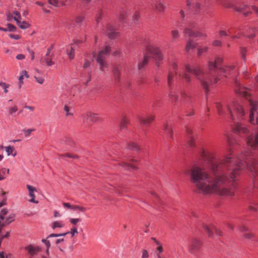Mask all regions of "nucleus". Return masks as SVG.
<instances>
[{
	"instance_id": "1",
	"label": "nucleus",
	"mask_w": 258,
	"mask_h": 258,
	"mask_svg": "<svg viewBox=\"0 0 258 258\" xmlns=\"http://www.w3.org/2000/svg\"><path fill=\"white\" fill-rule=\"evenodd\" d=\"M201 156L205 164L202 166L195 165L190 169V181L200 192L233 196L234 190L226 187L227 183L237 180L240 170L245 167L244 163L251 172L254 182H258L256 161L249 154L245 155L242 153L236 158L228 157L218 161L213 152L203 150Z\"/></svg>"
},
{
	"instance_id": "2",
	"label": "nucleus",
	"mask_w": 258,
	"mask_h": 258,
	"mask_svg": "<svg viewBox=\"0 0 258 258\" xmlns=\"http://www.w3.org/2000/svg\"><path fill=\"white\" fill-rule=\"evenodd\" d=\"M222 62L223 58L220 57H216L214 61L210 60L208 62V71L206 72H203L199 67H194L191 69L188 64H185L184 68L187 72L195 75L202 86L207 91L210 83L218 82V78L215 75L218 66Z\"/></svg>"
},
{
	"instance_id": "3",
	"label": "nucleus",
	"mask_w": 258,
	"mask_h": 258,
	"mask_svg": "<svg viewBox=\"0 0 258 258\" xmlns=\"http://www.w3.org/2000/svg\"><path fill=\"white\" fill-rule=\"evenodd\" d=\"M216 106L220 115H225L227 114V112L229 113L231 119L234 122V130L236 133L241 136L242 134L247 133V128L241 123L237 122L235 117V113L237 114L238 118L242 117L245 114L241 105L236 102H233L232 105L227 103L222 104L220 102H216Z\"/></svg>"
},
{
	"instance_id": "4",
	"label": "nucleus",
	"mask_w": 258,
	"mask_h": 258,
	"mask_svg": "<svg viewBox=\"0 0 258 258\" xmlns=\"http://www.w3.org/2000/svg\"><path fill=\"white\" fill-rule=\"evenodd\" d=\"M235 91L236 93L244 96L248 100V102L250 106V122L252 124L258 125V116L256 112L258 107L257 102L249 98V93L247 91V89L244 87L239 86L235 88Z\"/></svg>"
},
{
	"instance_id": "5",
	"label": "nucleus",
	"mask_w": 258,
	"mask_h": 258,
	"mask_svg": "<svg viewBox=\"0 0 258 258\" xmlns=\"http://www.w3.org/2000/svg\"><path fill=\"white\" fill-rule=\"evenodd\" d=\"M146 53L143 60L139 63L138 68L139 70H142L144 67L152 56L159 60H162L163 58L160 49L158 47L148 45L146 47Z\"/></svg>"
},
{
	"instance_id": "6",
	"label": "nucleus",
	"mask_w": 258,
	"mask_h": 258,
	"mask_svg": "<svg viewBox=\"0 0 258 258\" xmlns=\"http://www.w3.org/2000/svg\"><path fill=\"white\" fill-rule=\"evenodd\" d=\"M110 51V47L106 46L103 49L100 50L97 54L95 52H93V57L96 59L97 62L99 66L100 70L103 72L108 67L106 58L109 55Z\"/></svg>"
},
{
	"instance_id": "7",
	"label": "nucleus",
	"mask_w": 258,
	"mask_h": 258,
	"mask_svg": "<svg viewBox=\"0 0 258 258\" xmlns=\"http://www.w3.org/2000/svg\"><path fill=\"white\" fill-rule=\"evenodd\" d=\"M178 74L179 77H182L187 82L191 81L190 76L186 73H182L178 71V65L176 62H173L171 64V70L168 72L167 76V83L169 87L172 84L174 76Z\"/></svg>"
},
{
	"instance_id": "8",
	"label": "nucleus",
	"mask_w": 258,
	"mask_h": 258,
	"mask_svg": "<svg viewBox=\"0 0 258 258\" xmlns=\"http://www.w3.org/2000/svg\"><path fill=\"white\" fill-rule=\"evenodd\" d=\"M82 118L84 123L87 124L90 122H95L102 120L98 114L91 112H86L83 115Z\"/></svg>"
},
{
	"instance_id": "9",
	"label": "nucleus",
	"mask_w": 258,
	"mask_h": 258,
	"mask_svg": "<svg viewBox=\"0 0 258 258\" xmlns=\"http://www.w3.org/2000/svg\"><path fill=\"white\" fill-rule=\"evenodd\" d=\"M202 245L201 241L198 239L192 238L188 245V251L191 253H195L198 251Z\"/></svg>"
},
{
	"instance_id": "10",
	"label": "nucleus",
	"mask_w": 258,
	"mask_h": 258,
	"mask_svg": "<svg viewBox=\"0 0 258 258\" xmlns=\"http://www.w3.org/2000/svg\"><path fill=\"white\" fill-rule=\"evenodd\" d=\"M247 144L253 149L258 147V131L247 138Z\"/></svg>"
},
{
	"instance_id": "11",
	"label": "nucleus",
	"mask_w": 258,
	"mask_h": 258,
	"mask_svg": "<svg viewBox=\"0 0 258 258\" xmlns=\"http://www.w3.org/2000/svg\"><path fill=\"white\" fill-rule=\"evenodd\" d=\"M154 117L155 116L153 115L147 116L139 115L138 116V119L142 124L147 126L152 123L154 119Z\"/></svg>"
},
{
	"instance_id": "12",
	"label": "nucleus",
	"mask_w": 258,
	"mask_h": 258,
	"mask_svg": "<svg viewBox=\"0 0 258 258\" xmlns=\"http://www.w3.org/2000/svg\"><path fill=\"white\" fill-rule=\"evenodd\" d=\"M104 32L108 36L109 38L111 39L115 38L118 35V33L115 31L112 26L109 24L106 25Z\"/></svg>"
},
{
	"instance_id": "13",
	"label": "nucleus",
	"mask_w": 258,
	"mask_h": 258,
	"mask_svg": "<svg viewBox=\"0 0 258 258\" xmlns=\"http://www.w3.org/2000/svg\"><path fill=\"white\" fill-rule=\"evenodd\" d=\"M184 33L188 35L190 37H207V35L206 33L198 32H194L193 30H191L189 28H185L184 30Z\"/></svg>"
},
{
	"instance_id": "14",
	"label": "nucleus",
	"mask_w": 258,
	"mask_h": 258,
	"mask_svg": "<svg viewBox=\"0 0 258 258\" xmlns=\"http://www.w3.org/2000/svg\"><path fill=\"white\" fill-rule=\"evenodd\" d=\"M151 6L160 12H163L165 9V6L161 0H154L151 4Z\"/></svg>"
},
{
	"instance_id": "15",
	"label": "nucleus",
	"mask_w": 258,
	"mask_h": 258,
	"mask_svg": "<svg viewBox=\"0 0 258 258\" xmlns=\"http://www.w3.org/2000/svg\"><path fill=\"white\" fill-rule=\"evenodd\" d=\"M25 249L28 252L31 256L37 254L38 252L40 251L41 248L38 246H34L30 244L25 247Z\"/></svg>"
},
{
	"instance_id": "16",
	"label": "nucleus",
	"mask_w": 258,
	"mask_h": 258,
	"mask_svg": "<svg viewBox=\"0 0 258 258\" xmlns=\"http://www.w3.org/2000/svg\"><path fill=\"white\" fill-rule=\"evenodd\" d=\"M78 230L76 227H74L71 229V230L70 232H66L64 233H61V234H51L49 235L48 236L47 238H49L50 237H59L61 236H65L67 234L69 233H71L72 235V236H74L75 233H78Z\"/></svg>"
},
{
	"instance_id": "17",
	"label": "nucleus",
	"mask_w": 258,
	"mask_h": 258,
	"mask_svg": "<svg viewBox=\"0 0 258 258\" xmlns=\"http://www.w3.org/2000/svg\"><path fill=\"white\" fill-rule=\"evenodd\" d=\"M112 73L114 80L116 82L120 81V68L118 66H114L112 68Z\"/></svg>"
},
{
	"instance_id": "18",
	"label": "nucleus",
	"mask_w": 258,
	"mask_h": 258,
	"mask_svg": "<svg viewBox=\"0 0 258 258\" xmlns=\"http://www.w3.org/2000/svg\"><path fill=\"white\" fill-rule=\"evenodd\" d=\"M40 62H44L47 66H52L54 64V62L52 60L50 55H45L42 57L40 60Z\"/></svg>"
},
{
	"instance_id": "19",
	"label": "nucleus",
	"mask_w": 258,
	"mask_h": 258,
	"mask_svg": "<svg viewBox=\"0 0 258 258\" xmlns=\"http://www.w3.org/2000/svg\"><path fill=\"white\" fill-rule=\"evenodd\" d=\"M163 130L166 134L169 135L170 138L171 139H173V132L170 124L165 123L163 126Z\"/></svg>"
},
{
	"instance_id": "20",
	"label": "nucleus",
	"mask_w": 258,
	"mask_h": 258,
	"mask_svg": "<svg viewBox=\"0 0 258 258\" xmlns=\"http://www.w3.org/2000/svg\"><path fill=\"white\" fill-rule=\"evenodd\" d=\"M129 123V119L126 116H123L120 122V130H122L126 128V125Z\"/></svg>"
},
{
	"instance_id": "21",
	"label": "nucleus",
	"mask_w": 258,
	"mask_h": 258,
	"mask_svg": "<svg viewBox=\"0 0 258 258\" xmlns=\"http://www.w3.org/2000/svg\"><path fill=\"white\" fill-rule=\"evenodd\" d=\"M235 68V66L233 65H231L229 66H225L223 68H220V71L222 73H226L227 74H230V72L234 70Z\"/></svg>"
},
{
	"instance_id": "22",
	"label": "nucleus",
	"mask_w": 258,
	"mask_h": 258,
	"mask_svg": "<svg viewBox=\"0 0 258 258\" xmlns=\"http://www.w3.org/2000/svg\"><path fill=\"white\" fill-rule=\"evenodd\" d=\"M181 99L180 101L182 102H188L190 96L187 94L185 91H182L180 93Z\"/></svg>"
},
{
	"instance_id": "23",
	"label": "nucleus",
	"mask_w": 258,
	"mask_h": 258,
	"mask_svg": "<svg viewBox=\"0 0 258 258\" xmlns=\"http://www.w3.org/2000/svg\"><path fill=\"white\" fill-rule=\"evenodd\" d=\"M246 8H247V6L246 5H243L242 6L236 7L235 8V10L239 12L243 13L244 16H247L250 13V12H244Z\"/></svg>"
},
{
	"instance_id": "24",
	"label": "nucleus",
	"mask_w": 258,
	"mask_h": 258,
	"mask_svg": "<svg viewBox=\"0 0 258 258\" xmlns=\"http://www.w3.org/2000/svg\"><path fill=\"white\" fill-rule=\"evenodd\" d=\"M196 46V44L195 43V42L189 39L187 42L186 47H185V50L186 51H189L191 49H193L195 48Z\"/></svg>"
},
{
	"instance_id": "25",
	"label": "nucleus",
	"mask_w": 258,
	"mask_h": 258,
	"mask_svg": "<svg viewBox=\"0 0 258 258\" xmlns=\"http://www.w3.org/2000/svg\"><path fill=\"white\" fill-rule=\"evenodd\" d=\"M64 226L62 221H56L52 222L51 224V227L53 229H55L56 228H62Z\"/></svg>"
},
{
	"instance_id": "26",
	"label": "nucleus",
	"mask_w": 258,
	"mask_h": 258,
	"mask_svg": "<svg viewBox=\"0 0 258 258\" xmlns=\"http://www.w3.org/2000/svg\"><path fill=\"white\" fill-rule=\"evenodd\" d=\"M5 148L6 149L8 156L12 155L13 157H15L16 155V152H15V153H13V152L15 151L14 147L12 146H9L7 147H5Z\"/></svg>"
},
{
	"instance_id": "27",
	"label": "nucleus",
	"mask_w": 258,
	"mask_h": 258,
	"mask_svg": "<svg viewBox=\"0 0 258 258\" xmlns=\"http://www.w3.org/2000/svg\"><path fill=\"white\" fill-rule=\"evenodd\" d=\"M27 188L29 190V195L31 198L35 197L34 192L37 191V190L35 187L30 185H27Z\"/></svg>"
},
{
	"instance_id": "28",
	"label": "nucleus",
	"mask_w": 258,
	"mask_h": 258,
	"mask_svg": "<svg viewBox=\"0 0 258 258\" xmlns=\"http://www.w3.org/2000/svg\"><path fill=\"white\" fill-rule=\"evenodd\" d=\"M24 77L26 78H28L29 77V76L28 75L26 71H23L20 74V76L19 78V88L21 87V85L23 84V80L24 79Z\"/></svg>"
},
{
	"instance_id": "29",
	"label": "nucleus",
	"mask_w": 258,
	"mask_h": 258,
	"mask_svg": "<svg viewBox=\"0 0 258 258\" xmlns=\"http://www.w3.org/2000/svg\"><path fill=\"white\" fill-rule=\"evenodd\" d=\"M48 3L49 4L52 5L54 7H58L60 5L64 6L65 4L63 2H59L58 0H48Z\"/></svg>"
},
{
	"instance_id": "30",
	"label": "nucleus",
	"mask_w": 258,
	"mask_h": 258,
	"mask_svg": "<svg viewBox=\"0 0 258 258\" xmlns=\"http://www.w3.org/2000/svg\"><path fill=\"white\" fill-rule=\"evenodd\" d=\"M9 169H7L5 168H3L0 169V180L5 179L6 174H9Z\"/></svg>"
},
{
	"instance_id": "31",
	"label": "nucleus",
	"mask_w": 258,
	"mask_h": 258,
	"mask_svg": "<svg viewBox=\"0 0 258 258\" xmlns=\"http://www.w3.org/2000/svg\"><path fill=\"white\" fill-rule=\"evenodd\" d=\"M127 16H128L127 12L125 11H122L120 13L119 19L120 21L124 22L125 21V20H126V18L127 17Z\"/></svg>"
},
{
	"instance_id": "32",
	"label": "nucleus",
	"mask_w": 258,
	"mask_h": 258,
	"mask_svg": "<svg viewBox=\"0 0 258 258\" xmlns=\"http://www.w3.org/2000/svg\"><path fill=\"white\" fill-rule=\"evenodd\" d=\"M17 25L22 29H26L30 26V25L26 21L18 22Z\"/></svg>"
},
{
	"instance_id": "33",
	"label": "nucleus",
	"mask_w": 258,
	"mask_h": 258,
	"mask_svg": "<svg viewBox=\"0 0 258 258\" xmlns=\"http://www.w3.org/2000/svg\"><path fill=\"white\" fill-rule=\"evenodd\" d=\"M127 148L130 150H133L135 151H138L139 149L138 145L133 142H131L128 144Z\"/></svg>"
},
{
	"instance_id": "34",
	"label": "nucleus",
	"mask_w": 258,
	"mask_h": 258,
	"mask_svg": "<svg viewBox=\"0 0 258 258\" xmlns=\"http://www.w3.org/2000/svg\"><path fill=\"white\" fill-rule=\"evenodd\" d=\"M140 17V14L139 11H136L133 15L132 17V20L134 23H136L138 22V21L139 19V18Z\"/></svg>"
},
{
	"instance_id": "35",
	"label": "nucleus",
	"mask_w": 258,
	"mask_h": 258,
	"mask_svg": "<svg viewBox=\"0 0 258 258\" xmlns=\"http://www.w3.org/2000/svg\"><path fill=\"white\" fill-rule=\"evenodd\" d=\"M14 14V20L16 22L17 24H18V22H21L20 20L21 19V16L20 14L17 11H14L13 12Z\"/></svg>"
},
{
	"instance_id": "36",
	"label": "nucleus",
	"mask_w": 258,
	"mask_h": 258,
	"mask_svg": "<svg viewBox=\"0 0 258 258\" xmlns=\"http://www.w3.org/2000/svg\"><path fill=\"white\" fill-rule=\"evenodd\" d=\"M15 215L13 214L9 215L8 217L6 218L5 223L6 224H9L12 221L14 220V218Z\"/></svg>"
},
{
	"instance_id": "37",
	"label": "nucleus",
	"mask_w": 258,
	"mask_h": 258,
	"mask_svg": "<svg viewBox=\"0 0 258 258\" xmlns=\"http://www.w3.org/2000/svg\"><path fill=\"white\" fill-rule=\"evenodd\" d=\"M209 47L208 46H204L202 48H198V55L201 56L204 52H206L208 51Z\"/></svg>"
},
{
	"instance_id": "38",
	"label": "nucleus",
	"mask_w": 258,
	"mask_h": 258,
	"mask_svg": "<svg viewBox=\"0 0 258 258\" xmlns=\"http://www.w3.org/2000/svg\"><path fill=\"white\" fill-rule=\"evenodd\" d=\"M187 143L189 146L190 147H194L195 146V140L192 136L188 137Z\"/></svg>"
},
{
	"instance_id": "39",
	"label": "nucleus",
	"mask_w": 258,
	"mask_h": 258,
	"mask_svg": "<svg viewBox=\"0 0 258 258\" xmlns=\"http://www.w3.org/2000/svg\"><path fill=\"white\" fill-rule=\"evenodd\" d=\"M257 207H258V202H254L249 206V209L251 211H256Z\"/></svg>"
},
{
	"instance_id": "40",
	"label": "nucleus",
	"mask_w": 258,
	"mask_h": 258,
	"mask_svg": "<svg viewBox=\"0 0 258 258\" xmlns=\"http://www.w3.org/2000/svg\"><path fill=\"white\" fill-rule=\"evenodd\" d=\"M34 77V79H35V81L38 83H39L40 84H43V83L44 82V79L42 77L38 76L36 74H35Z\"/></svg>"
},
{
	"instance_id": "41",
	"label": "nucleus",
	"mask_w": 258,
	"mask_h": 258,
	"mask_svg": "<svg viewBox=\"0 0 258 258\" xmlns=\"http://www.w3.org/2000/svg\"><path fill=\"white\" fill-rule=\"evenodd\" d=\"M171 33L173 39L175 40L179 37V34L177 30H173Z\"/></svg>"
},
{
	"instance_id": "42",
	"label": "nucleus",
	"mask_w": 258,
	"mask_h": 258,
	"mask_svg": "<svg viewBox=\"0 0 258 258\" xmlns=\"http://www.w3.org/2000/svg\"><path fill=\"white\" fill-rule=\"evenodd\" d=\"M8 213V210L7 209H3L0 212V218L1 220H4L5 219L4 216L7 215Z\"/></svg>"
},
{
	"instance_id": "43",
	"label": "nucleus",
	"mask_w": 258,
	"mask_h": 258,
	"mask_svg": "<svg viewBox=\"0 0 258 258\" xmlns=\"http://www.w3.org/2000/svg\"><path fill=\"white\" fill-rule=\"evenodd\" d=\"M72 209L74 210H80V211L84 212L86 210V208L84 207H81L77 205H74L72 207Z\"/></svg>"
},
{
	"instance_id": "44",
	"label": "nucleus",
	"mask_w": 258,
	"mask_h": 258,
	"mask_svg": "<svg viewBox=\"0 0 258 258\" xmlns=\"http://www.w3.org/2000/svg\"><path fill=\"white\" fill-rule=\"evenodd\" d=\"M203 227L206 231L207 234H208V236L209 237H211L213 235V232L211 229L207 225L205 224L203 225Z\"/></svg>"
},
{
	"instance_id": "45",
	"label": "nucleus",
	"mask_w": 258,
	"mask_h": 258,
	"mask_svg": "<svg viewBox=\"0 0 258 258\" xmlns=\"http://www.w3.org/2000/svg\"><path fill=\"white\" fill-rule=\"evenodd\" d=\"M169 97L171 99L174 101H177L178 100V96L174 92L171 91L169 94Z\"/></svg>"
},
{
	"instance_id": "46",
	"label": "nucleus",
	"mask_w": 258,
	"mask_h": 258,
	"mask_svg": "<svg viewBox=\"0 0 258 258\" xmlns=\"http://www.w3.org/2000/svg\"><path fill=\"white\" fill-rule=\"evenodd\" d=\"M84 19V17L83 15H78V16H76L75 19V20L77 23L79 24V23H82Z\"/></svg>"
},
{
	"instance_id": "47",
	"label": "nucleus",
	"mask_w": 258,
	"mask_h": 258,
	"mask_svg": "<svg viewBox=\"0 0 258 258\" xmlns=\"http://www.w3.org/2000/svg\"><path fill=\"white\" fill-rule=\"evenodd\" d=\"M120 165L121 166H124V167H126L127 168H131L133 169H136V167L134 165H130L129 163H127V162H123L121 163H120Z\"/></svg>"
},
{
	"instance_id": "48",
	"label": "nucleus",
	"mask_w": 258,
	"mask_h": 258,
	"mask_svg": "<svg viewBox=\"0 0 258 258\" xmlns=\"http://www.w3.org/2000/svg\"><path fill=\"white\" fill-rule=\"evenodd\" d=\"M141 253H142L141 258H149V254L147 250L142 249L141 251Z\"/></svg>"
},
{
	"instance_id": "49",
	"label": "nucleus",
	"mask_w": 258,
	"mask_h": 258,
	"mask_svg": "<svg viewBox=\"0 0 258 258\" xmlns=\"http://www.w3.org/2000/svg\"><path fill=\"white\" fill-rule=\"evenodd\" d=\"M163 248L162 246L159 245V246H157V247L156 249L155 254H156V255H158V254H161V253L163 252Z\"/></svg>"
},
{
	"instance_id": "50",
	"label": "nucleus",
	"mask_w": 258,
	"mask_h": 258,
	"mask_svg": "<svg viewBox=\"0 0 258 258\" xmlns=\"http://www.w3.org/2000/svg\"><path fill=\"white\" fill-rule=\"evenodd\" d=\"M64 111L66 112V116H73V113L72 112H70V108L68 106L65 105L63 108Z\"/></svg>"
},
{
	"instance_id": "51",
	"label": "nucleus",
	"mask_w": 258,
	"mask_h": 258,
	"mask_svg": "<svg viewBox=\"0 0 258 258\" xmlns=\"http://www.w3.org/2000/svg\"><path fill=\"white\" fill-rule=\"evenodd\" d=\"M70 222L73 225H77L78 222L81 221V219L80 218H70Z\"/></svg>"
},
{
	"instance_id": "52",
	"label": "nucleus",
	"mask_w": 258,
	"mask_h": 258,
	"mask_svg": "<svg viewBox=\"0 0 258 258\" xmlns=\"http://www.w3.org/2000/svg\"><path fill=\"white\" fill-rule=\"evenodd\" d=\"M197 24L195 22L191 21L188 22L187 24V27L186 28H189L191 30L192 28H194L196 27Z\"/></svg>"
},
{
	"instance_id": "53",
	"label": "nucleus",
	"mask_w": 258,
	"mask_h": 258,
	"mask_svg": "<svg viewBox=\"0 0 258 258\" xmlns=\"http://www.w3.org/2000/svg\"><path fill=\"white\" fill-rule=\"evenodd\" d=\"M68 54L70 59H73L75 56V50L74 49L71 47V49L70 52H68Z\"/></svg>"
},
{
	"instance_id": "54",
	"label": "nucleus",
	"mask_w": 258,
	"mask_h": 258,
	"mask_svg": "<svg viewBox=\"0 0 258 258\" xmlns=\"http://www.w3.org/2000/svg\"><path fill=\"white\" fill-rule=\"evenodd\" d=\"M8 28L10 31L14 32L16 30V27L11 24H8L7 25Z\"/></svg>"
},
{
	"instance_id": "55",
	"label": "nucleus",
	"mask_w": 258,
	"mask_h": 258,
	"mask_svg": "<svg viewBox=\"0 0 258 258\" xmlns=\"http://www.w3.org/2000/svg\"><path fill=\"white\" fill-rule=\"evenodd\" d=\"M34 131H35L34 129H28L27 130H23V132L24 133L25 136L26 137H28L31 134L32 132H33Z\"/></svg>"
},
{
	"instance_id": "56",
	"label": "nucleus",
	"mask_w": 258,
	"mask_h": 258,
	"mask_svg": "<svg viewBox=\"0 0 258 258\" xmlns=\"http://www.w3.org/2000/svg\"><path fill=\"white\" fill-rule=\"evenodd\" d=\"M243 236L246 239H251L254 236V235L251 233H247L243 234Z\"/></svg>"
},
{
	"instance_id": "57",
	"label": "nucleus",
	"mask_w": 258,
	"mask_h": 258,
	"mask_svg": "<svg viewBox=\"0 0 258 258\" xmlns=\"http://www.w3.org/2000/svg\"><path fill=\"white\" fill-rule=\"evenodd\" d=\"M18 110V108L16 106L11 107L9 109V113L10 114H13Z\"/></svg>"
},
{
	"instance_id": "58",
	"label": "nucleus",
	"mask_w": 258,
	"mask_h": 258,
	"mask_svg": "<svg viewBox=\"0 0 258 258\" xmlns=\"http://www.w3.org/2000/svg\"><path fill=\"white\" fill-rule=\"evenodd\" d=\"M91 62L89 60L87 59L85 60V62L83 66L84 69H86L88 68L90 66Z\"/></svg>"
},
{
	"instance_id": "59",
	"label": "nucleus",
	"mask_w": 258,
	"mask_h": 258,
	"mask_svg": "<svg viewBox=\"0 0 258 258\" xmlns=\"http://www.w3.org/2000/svg\"><path fill=\"white\" fill-rule=\"evenodd\" d=\"M185 131H186V133L188 137L191 136L192 130L190 128H189L188 126H186Z\"/></svg>"
},
{
	"instance_id": "60",
	"label": "nucleus",
	"mask_w": 258,
	"mask_h": 258,
	"mask_svg": "<svg viewBox=\"0 0 258 258\" xmlns=\"http://www.w3.org/2000/svg\"><path fill=\"white\" fill-rule=\"evenodd\" d=\"M213 45L215 46H220L222 45V43L219 40H215L213 42Z\"/></svg>"
},
{
	"instance_id": "61",
	"label": "nucleus",
	"mask_w": 258,
	"mask_h": 258,
	"mask_svg": "<svg viewBox=\"0 0 258 258\" xmlns=\"http://www.w3.org/2000/svg\"><path fill=\"white\" fill-rule=\"evenodd\" d=\"M0 86H1L4 89V92L5 93H7L8 92L7 88H8V86L4 83H0Z\"/></svg>"
},
{
	"instance_id": "62",
	"label": "nucleus",
	"mask_w": 258,
	"mask_h": 258,
	"mask_svg": "<svg viewBox=\"0 0 258 258\" xmlns=\"http://www.w3.org/2000/svg\"><path fill=\"white\" fill-rule=\"evenodd\" d=\"M13 19H14V14L9 13L7 14V20L9 21H12Z\"/></svg>"
},
{
	"instance_id": "63",
	"label": "nucleus",
	"mask_w": 258,
	"mask_h": 258,
	"mask_svg": "<svg viewBox=\"0 0 258 258\" xmlns=\"http://www.w3.org/2000/svg\"><path fill=\"white\" fill-rule=\"evenodd\" d=\"M9 37L16 40L19 39L20 38V36L16 34H10Z\"/></svg>"
},
{
	"instance_id": "64",
	"label": "nucleus",
	"mask_w": 258,
	"mask_h": 258,
	"mask_svg": "<svg viewBox=\"0 0 258 258\" xmlns=\"http://www.w3.org/2000/svg\"><path fill=\"white\" fill-rule=\"evenodd\" d=\"M9 255L5 253L4 251L0 252V258H8Z\"/></svg>"
}]
</instances>
